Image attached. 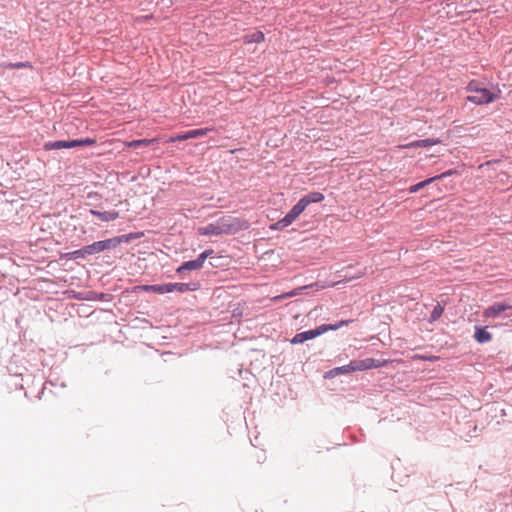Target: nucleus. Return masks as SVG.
Listing matches in <instances>:
<instances>
[{
  "instance_id": "1",
  "label": "nucleus",
  "mask_w": 512,
  "mask_h": 512,
  "mask_svg": "<svg viewBox=\"0 0 512 512\" xmlns=\"http://www.w3.org/2000/svg\"><path fill=\"white\" fill-rule=\"evenodd\" d=\"M242 229L240 221L236 218L223 217L214 223H210L199 229V233L205 236H219L222 234H235Z\"/></svg>"
},
{
  "instance_id": "2",
  "label": "nucleus",
  "mask_w": 512,
  "mask_h": 512,
  "mask_svg": "<svg viewBox=\"0 0 512 512\" xmlns=\"http://www.w3.org/2000/svg\"><path fill=\"white\" fill-rule=\"evenodd\" d=\"M136 235L133 233L115 236L105 240L93 242L92 244L86 245L89 256L99 254L101 252L112 250L117 248L122 243H129L132 239H135Z\"/></svg>"
},
{
  "instance_id": "3",
  "label": "nucleus",
  "mask_w": 512,
  "mask_h": 512,
  "mask_svg": "<svg viewBox=\"0 0 512 512\" xmlns=\"http://www.w3.org/2000/svg\"><path fill=\"white\" fill-rule=\"evenodd\" d=\"M498 98L496 93H493L489 89L482 86L478 93L467 96V101L472 102L476 105H484L493 102Z\"/></svg>"
},
{
  "instance_id": "4",
  "label": "nucleus",
  "mask_w": 512,
  "mask_h": 512,
  "mask_svg": "<svg viewBox=\"0 0 512 512\" xmlns=\"http://www.w3.org/2000/svg\"><path fill=\"white\" fill-rule=\"evenodd\" d=\"M213 253L214 251L212 249L203 251L198 255L196 259L183 262L182 269H186L187 271L200 270L203 267L205 261L211 257Z\"/></svg>"
},
{
  "instance_id": "5",
  "label": "nucleus",
  "mask_w": 512,
  "mask_h": 512,
  "mask_svg": "<svg viewBox=\"0 0 512 512\" xmlns=\"http://www.w3.org/2000/svg\"><path fill=\"white\" fill-rule=\"evenodd\" d=\"M200 287L198 282L189 283H165V294L177 291L179 293H185L189 291H196Z\"/></svg>"
},
{
  "instance_id": "6",
  "label": "nucleus",
  "mask_w": 512,
  "mask_h": 512,
  "mask_svg": "<svg viewBox=\"0 0 512 512\" xmlns=\"http://www.w3.org/2000/svg\"><path fill=\"white\" fill-rule=\"evenodd\" d=\"M354 364L356 371H364L383 367L387 364V361L374 358H366L362 360H354Z\"/></svg>"
},
{
  "instance_id": "7",
  "label": "nucleus",
  "mask_w": 512,
  "mask_h": 512,
  "mask_svg": "<svg viewBox=\"0 0 512 512\" xmlns=\"http://www.w3.org/2000/svg\"><path fill=\"white\" fill-rule=\"evenodd\" d=\"M512 308V304L507 302H495L483 311V316L485 318H496L502 312H505L508 309Z\"/></svg>"
},
{
  "instance_id": "8",
  "label": "nucleus",
  "mask_w": 512,
  "mask_h": 512,
  "mask_svg": "<svg viewBox=\"0 0 512 512\" xmlns=\"http://www.w3.org/2000/svg\"><path fill=\"white\" fill-rule=\"evenodd\" d=\"M355 364H354V360L353 361H350L349 364L347 365H343V366H339V367H335L327 372H325L324 374V378L325 379H332L338 375H341V374H348V373H351V372H355Z\"/></svg>"
},
{
  "instance_id": "9",
  "label": "nucleus",
  "mask_w": 512,
  "mask_h": 512,
  "mask_svg": "<svg viewBox=\"0 0 512 512\" xmlns=\"http://www.w3.org/2000/svg\"><path fill=\"white\" fill-rule=\"evenodd\" d=\"M319 332L320 331H318V328L316 327L315 329H311V330H307V331H303V332L297 333L290 340V342H291V344H302L305 341H308V340H311V339H314V338L320 336Z\"/></svg>"
},
{
  "instance_id": "10",
  "label": "nucleus",
  "mask_w": 512,
  "mask_h": 512,
  "mask_svg": "<svg viewBox=\"0 0 512 512\" xmlns=\"http://www.w3.org/2000/svg\"><path fill=\"white\" fill-rule=\"evenodd\" d=\"M474 339L479 344H485L491 341L492 334L487 331V327L475 326Z\"/></svg>"
},
{
  "instance_id": "11",
  "label": "nucleus",
  "mask_w": 512,
  "mask_h": 512,
  "mask_svg": "<svg viewBox=\"0 0 512 512\" xmlns=\"http://www.w3.org/2000/svg\"><path fill=\"white\" fill-rule=\"evenodd\" d=\"M90 213L98 217L103 222L114 221L119 217V212L115 210L101 212L98 210L91 209Z\"/></svg>"
},
{
  "instance_id": "12",
  "label": "nucleus",
  "mask_w": 512,
  "mask_h": 512,
  "mask_svg": "<svg viewBox=\"0 0 512 512\" xmlns=\"http://www.w3.org/2000/svg\"><path fill=\"white\" fill-rule=\"evenodd\" d=\"M306 209L305 203L301 199L291 208V210L285 215L287 221L291 224L294 220Z\"/></svg>"
},
{
  "instance_id": "13",
  "label": "nucleus",
  "mask_w": 512,
  "mask_h": 512,
  "mask_svg": "<svg viewBox=\"0 0 512 512\" xmlns=\"http://www.w3.org/2000/svg\"><path fill=\"white\" fill-rule=\"evenodd\" d=\"M305 203L307 208L312 203H320L325 199L324 194L321 192L313 191L300 198Z\"/></svg>"
},
{
  "instance_id": "14",
  "label": "nucleus",
  "mask_w": 512,
  "mask_h": 512,
  "mask_svg": "<svg viewBox=\"0 0 512 512\" xmlns=\"http://www.w3.org/2000/svg\"><path fill=\"white\" fill-rule=\"evenodd\" d=\"M87 256H89V253H88V249H87L86 245L83 246L80 249H77V250H74V251H71V252H67V253L64 254V257L67 260L84 259Z\"/></svg>"
},
{
  "instance_id": "15",
  "label": "nucleus",
  "mask_w": 512,
  "mask_h": 512,
  "mask_svg": "<svg viewBox=\"0 0 512 512\" xmlns=\"http://www.w3.org/2000/svg\"><path fill=\"white\" fill-rule=\"evenodd\" d=\"M265 39V35L262 31H254L252 33H249V34H246L244 35L243 37V41L244 43L246 44H251V43H261L263 42Z\"/></svg>"
},
{
  "instance_id": "16",
  "label": "nucleus",
  "mask_w": 512,
  "mask_h": 512,
  "mask_svg": "<svg viewBox=\"0 0 512 512\" xmlns=\"http://www.w3.org/2000/svg\"><path fill=\"white\" fill-rule=\"evenodd\" d=\"M135 290L165 294V284L139 285Z\"/></svg>"
},
{
  "instance_id": "17",
  "label": "nucleus",
  "mask_w": 512,
  "mask_h": 512,
  "mask_svg": "<svg viewBox=\"0 0 512 512\" xmlns=\"http://www.w3.org/2000/svg\"><path fill=\"white\" fill-rule=\"evenodd\" d=\"M43 148L46 151L68 149V140L49 141L44 143Z\"/></svg>"
},
{
  "instance_id": "18",
  "label": "nucleus",
  "mask_w": 512,
  "mask_h": 512,
  "mask_svg": "<svg viewBox=\"0 0 512 512\" xmlns=\"http://www.w3.org/2000/svg\"><path fill=\"white\" fill-rule=\"evenodd\" d=\"M156 142V139H137L126 142L125 145L130 148H143Z\"/></svg>"
},
{
  "instance_id": "19",
  "label": "nucleus",
  "mask_w": 512,
  "mask_h": 512,
  "mask_svg": "<svg viewBox=\"0 0 512 512\" xmlns=\"http://www.w3.org/2000/svg\"><path fill=\"white\" fill-rule=\"evenodd\" d=\"M443 312H444V307L440 303H437L434 306V308L428 318V321L430 323L436 322L442 316Z\"/></svg>"
},
{
  "instance_id": "20",
  "label": "nucleus",
  "mask_w": 512,
  "mask_h": 512,
  "mask_svg": "<svg viewBox=\"0 0 512 512\" xmlns=\"http://www.w3.org/2000/svg\"><path fill=\"white\" fill-rule=\"evenodd\" d=\"M345 324H347L346 321H340L337 324H322V325L318 326L317 328H318V331H320L319 335H322L327 331L337 330L338 328L342 327Z\"/></svg>"
},
{
  "instance_id": "21",
  "label": "nucleus",
  "mask_w": 512,
  "mask_h": 512,
  "mask_svg": "<svg viewBox=\"0 0 512 512\" xmlns=\"http://www.w3.org/2000/svg\"><path fill=\"white\" fill-rule=\"evenodd\" d=\"M212 130H213L212 128H199V129L189 130V131H187L188 138L194 139V138L202 137V136L207 135V133Z\"/></svg>"
},
{
  "instance_id": "22",
  "label": "nucleus",
  "mask_w": 512,
  "mask_h": 512,
  "mask_svg": "<svg viewBox=\"0 0 512 512\" xmlns=\"http://www.w3.org/2000/svg\"><path fill=\"white\" fill-rule=\"evenodd\" d=\"M439 143V140L433 138H426L415 141L412 145L417 147H431Z\"/></svg>"
},
{
  "instance_id": "23",
  "label": "nucleus",
  "mask_w": 512,
  "mask_h": 512,
  "mask_svg": "<svg viewBox=\"0 0 512 512\" xmlns=\"http://www.w3.org/2000/svg\"><path fill=\"white\" fill-rule=\"evenodd\" d=\"M291 225L289 221H287V218L284 216L282 219L278 220L277 222L270 225L271 230H283L284 228Z\"/></svg>"
},
{
  "instance_id": "24",
  "label": "nucleus",
  "mask_w": 512,
  "mask_h": 512,
  "mask_svg": "<svg viewBox=\"0 0 512 512\" xmlns=\"http://www.w3.org/2000/svg\"><path fill=\"white\" fill-rule=\"evenodd\" d=\"M8 68L10 69H23V68H32L33 65L31 62L29 61H24V62H15V63H9L7 65Z\"/></svg>"
},
{
  "instance_id": "25",
  "label": "nucleus",
  "mask_w": 512,
  "mask_h": 512,
  "mask_svg": "<svg viewBox=\"0 0 512 512\" xmlns=\"http://www.w3.org/2000/svg\"><path fill=\"white\" fill-rule=\"evenodd\" d=\"M482 88V84L477 81H471L468 83L466 89L468 92L472 93L474 95L475 93H478V90Z\"/></svg>"
},
{
  "instance_id": "26",
  "label": "nucleus",
  "mask_w": 512,
  "mask_h": 512,
  "mask_svg": "<svg viewBox=\"0 0 512 512\" xmlns=\"http://www.w3.org/2000/svg\"><path fill=\"white\" fill-rule=\"evenodd\" d=\"M422 188H424V184H423V182L421 181V182H419V183H417V184H415V185L410 186V187L408 188V192H409V193H411V194H412V193H416V192H418L419 190H421Z\"/></svg>"
},
{
  "instance_id": "27",
  "label": "nucleus",
  "mask_w": 512,
  "mask_h": 512,
  "mask_svg": "<svg viewBox=\"0 0 512 512\" xmlns=\"http://www.w3.org/2000/svg\"><path fill=\"white\" fill-rule=\"evenodd\" d=\"M81 140V146H93L96 144V140L94 138H83Z\"/></svg>"
},
{
  "instance_id": "28",
  "label": "nucleus",
  "mask_w": 512,
  "mask_h": 512,
  "mask_svg": "<svg viewBox=\"0 0 512 512\" xmlns=\"http://www.w3.org/2000/svg\"><path fill=\"white\" fill-rule=\"evenodd\" d=\"M456 173H457L456 170L450 169V170H447V171H445V172H443V173H441L439 175H436V178L443 179V178H446V177L451 176V175L456 174Z\"/></svg>"
},
{
  "instance_id": "29",
  "label": "nucleus",
  "mask_w": 512,
  "mask_h": 512,
  "mask_svg": "<svg viewBox=\"0 0 512 512\" xmlns=\"http://www.w3.org/2000/svg\"><path fill=\"white\" fill-rule=\"evenodd\" d=\"M188 133L185 132V133H182V134H178L177 136L173 137L171 139V141L175 142V141H184V140H188Z\"/></svg>"
},
{
  "instance_id": "30",
  "label": "nucleus",
  "mask_w": 512,
  "mask_h": 512,
  "mask_svg": "<svg viewBox=\"0 0 512 512\" xmlns=\"http://www.w3.org/2000/svg\"><path fill=\"white\" fill-rule=\"evenodd\" d=\"M80 146H81V140L80 139L68 140V149L75 148V147H80Z\"/></svg>"
},
{
  "instance_id": "31",
  "label": "nucleus",
  "mask_w": 512,
  "mask_h": 512,
  "mask_svg": "<svg viewBox=\"0 0 512 512\" xmlns=\"http://www.w3.org/2000/svg\"><path fill=\"white\" fill-rule=\"evenodd\" d=\"M298 294H299L298 289H295V290H292L288 293H285V294L279 296V298L284 299V298L296 296Z\"/></svg>"
},
{
  "instance_id": "32",
  "label": "nucleus",
  "mask_w": 512,
  "mask_h": 512,
  "mask_svg": "<svg viewBox=\"0 0 512 512\" xmlns=\"http://www.w3.org/2000/svg\"><path fill=\"white\" fill-rule=\"evenodd\" d=\"M436 180H439V178H436V176H434V177H430V178H428V179H426V180H424V181H422V182H423L424 187H425V186H427V185H429V184L433 183V182H434V181H436Z\"/></svg>"
},
{
  "instance_id": "33",
  "label": "nucleus",
  "mask_w": 512,
  "mask_h": 512,
  "mask_svg": "<svg viewBox=\"0 0 512 512\" xmlns=\"http://www.w3.org/2000/svg\"><path fill=\"white\" fill-rule=\"evenodd\" d=\"M185 271H187L186 269H182V264L176 269V273L178 275H182Z\"/></svg>"
},
{
  "instance_id": "34",
  "label": "nucleus",
  "mask_w": 512,
  "mask_h": 512,
  "mask_svg": "<svg viewBox=\"0 0 512 512\" xmlns=\"http://www.w3.org/2000/svg\"><path fill=\"white\" fill-rule=\"evenodd\" d=\"M477 431V425H473L472 433H475Z\"/></svg>"
}]
</instances>
